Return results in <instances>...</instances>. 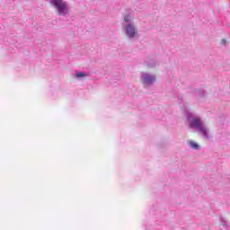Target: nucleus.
Listing matches in <instances>:
<instances>
[{
  "mask_svg": "<svg viewBox=\"0 0 230 230\" xmlns=\"http://www.w3.org/2000/svg\"><path fill=\"white\" fill-rule=\"evenodd\" d=\"M185 116L189 121L190 128H191L192 130H196L199 136H200V137H202L203 139H206L207 141H209V139H211V133L209 131V128H208V126L204 124L200 117H197L195 116V114L190 111H187Z\"/></svg>",
  "mask_w": 230,
  "mask_h": 230,
  "instance_id": "obj_1",
  "label": "nucleus"
},
{
  "mask_svg": "<svg viewBox=\"0 0 230 230\" xmlns=\"http://www.w3.org/2000/svg\"><path fill=\"white\" fill-rule=\"evenodd\" d=\"M50 4L55 8L59 17H67L70 15L71 9L69 8V3L64 0H49Z\"/></svg>",
  "mask_w": 230,
  "mask_h": 230,
  "instance_id": "obj_2",
  "label": "nucleus"
},
{
  "mask_svg": "<svg viewBox=\"0 0 230 230\" xmlns=\"http://www.w3.org/2000/svg\"><path fill=\"white\" fill-rule=\"evenodd\" d=\"M123 31L129 40H134V39H139V31L136 26V23H122Z\"/></svg>",
  "mask_w": 230,
  "mask_h": 230,
  "instance_id": "obj_3",
  "label": "nucleus"
},
{
  "mask_svg": "<svg viewBox=\"0 0 230 230\" xmlns=\"http://www.w3.org/2000/svg\"><path fill=\"white\" fill-rule=\"evenodd\" d=\"M155 75L145 72L141 73L140 82L143 85H146L147 87H149V85H154V84H155Z\"/></svg>",
  "mask_w": 230,
  "mask_h": 230,
  "instance_id": "obj_4",
  "label": "nucleus"
},
{
  "mask_svg": "<svg viewBox=\"0 0 230 230\" xmlns=\"http://www.w3.org/2000/svg\"><path fill=\"white\" fill-rule=\"evenodd\" d=\"M147 67L154 68L156 67V66H159V61L155 59H149L146 61Z\"/></svg>",
  "mask_w": 230,
  "mask_h": 230,
  "instance_id": "obj_5",
  "label": "nucleus"
},
{
  "mask_svg": "<svg viewBox=\"0 0 230 230\" xmlns=\"http://www.w3.org/2000/svg\"><path fill=\"white\" fill-rule=\"evenodd\" d=\"M123 24H134V21L132 20V17H130V14H126L124 16Z\"/></svg>",
  "mask_w": 230,
  "mask_h": 230,
  "instance_id": "obj_6",
  "label": "nucleus"
},
{
  "mask_svg": "<svg viewBox=\"0 0 230 230\" xmlns=\"http://www.w3.org/2000/svg\"><path fill=\"white\" fill-rule=\"evenodd\" d=\"M189 146L192 148L193 150H199L200 148V146L199 144L193 142V141H189Z\"/></svg>",
  "mask_w": 230,
  "mask_h": 230,
  "instance_id": "obj_7",
  "label": "nucleus"
},
{
  "mask_svg": "<svg viewBox=\"0 0 230 230\" xmlns=\"http://www.w3.org/2000/svg\"><path fill=\"white\" fill-rule=\"evenodd\" d=\"M221 229H227V227L229 226V222H227V220L221 218Z\"/></svg>",
  "mask_w": 230,
  "mask_h": 230,
  "instance_id": "obj_8",
  "label": "nucleus"
},
{
  "mask_svg": "<svg viewBox=\"0 0 230 230\" xmlns=\"http://www.w3.org/2000/svg\"><path fill=\"white\" fill-rule=\"evenodd\" d=\"M75 76L76 78H84V76H87V74L85 72H76Z\"/></svg>",
  "mask_w": 230,
  "mask_h": 230,
  "instance_id": "obj_9",
  "label": "nucleus"
},
{
  "mask_svg": "<svg viewBox=\"0 0 230 230\" xmlns=\"http://www.w3.org/2000/svg\"><path fill=\"white\" fill-rule=\"evenodd\" d=\"M198 93H199V96H204V94H205V92H204V90H199V92H198Z\"/></svg>",
  "mask_w": 230,
  "mask_h": 230,
  "instance_id": "obj_10",
  "label": "nucleus"
},
{
  "mask_svg": "<svg viewBox=\"0 0 230 230\" xmlns=\"http://www.w3.org/2000/svg\"><path fill=\"white\" fill-rule=\"evenodd\" d=\"M226 42L227 41L226 40H221V45L222 46H226Z\"/></svg>",
  "mask_w": 230,
  "mask_h": 230,
  "instance_id": "obj_11",
  "label": "nucleus"
}]
</instances>
